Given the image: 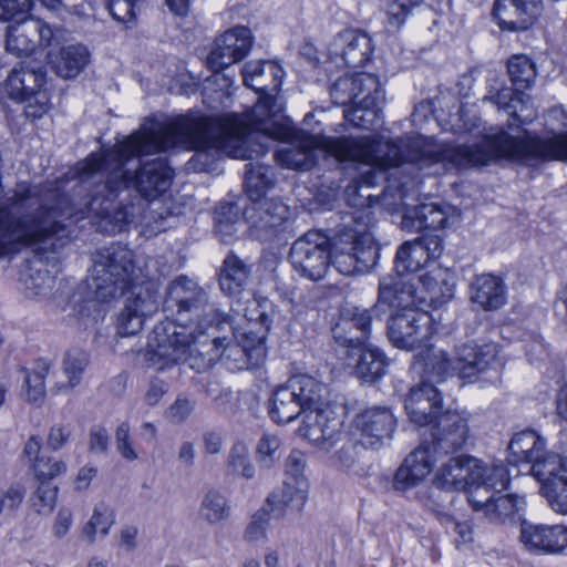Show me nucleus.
<instances>
[{
  "label": "nucleus",
  "mask_w": 567,
  "mask_h": 567,
  "mask_svg": "<svg viewBox=\"0 0 567 567\" xmlns=\"http://www.w3.org/2000/svg\"><path fill=\"white\" fill-rule=\"evenodd\" d=\"M252 42L254 37L247 27H235L225 31L214 42L207 58L208 68L218 73L241 61L249 53Z\"/></svg>",
  "instance_id": "17"
},
{
  "label": "nucleus",
  "mask_w": 567,
  "mask_h": 567,
  "mask_svg": "<svg viewBox=\"0 0 567 567\" xmlns=\"http://www.w3.org/2000/svg\"><path fill=\"white\" fill-rule=\"evenodd\" d=\"M360 443L364 447L379 449L392 439L396 420L388 408H371L355 417Z\"/></svg>",
  "instance_id": "23"
},
{
  "label": "nucleus",
  "mask_w": 567,
  "mask_h": 567,
  "mask_svg": "<svg viewBox=\"0 0 567 567\" xmlns=\"http://www.w3.org/2000/svg\"><path fill=\"white\" fill-rule=\"evenodd\" d=\"M507 72L512 84L520 92L530 89L537 76L535 63L525 54L513 55L507 62Z\"/></svg>",
  "instance_id": "45"
},
{
  "label": "nucleus",
  "mask_w": 567,
  "mask_h": 567,
  "mask_svg": "<svg viewBox=\"0 0 567 567\" xmlns=\"http://www.w3.org/2000/svg\"><path fill=\"white\" fill-rule=\"evenodd\" d=\"M332 338L334 342L342 348L357 350L362 348L361 339L355 332L349 319L340 310L339 320L331 328Z\"/></svg>",
  "instance_id": "52"
},
{
  "label": "nucleus",
  "mask_w": 567,
  "mask_h": 567,
  "mask_svg": "<svg viewBox=\"0 0 567 567\" xmlns=\"http://www.w3.org/2000/svg\"><path fill=\"white\" fill-rule=\"evenodd\" d=\"M59 44L58 30L39 18H22L7 29L6 50L16 56H27L35 49Z\"/></svg>",
  "instance_id": "14"
},
{
  "label": "nucleus",
  "mask_w": 567,
  "mask_h": 567,
  "mask_svg": "<svg viewBox=\"0 0 567 567\" xmlns=\"http://www.w3.org/2000/svg\"><path fill=\"white\" fill-rule=\"evenodd\" d=\"M110 436L107 430L101 425H94L89 434V449L94 454H104L107 452Z\"/></svg>",
  "instance_id": "64"
},
{
  "label": "nucleus",
  "mask_w": 567,
  "mask_h": 567,
  "mask_svg": "<svg viewBox=\"0 0 567 567\" xmlns=\"http://www.w3.org/2000/svg\"><path fill=\"white\" fill-rule=\"evenodd\" d=\"M165 136L162 127L156 130H141L110 148L92 153L87 157H96L100 168L105 172L104 190L109 192L106 203L116 192L134 189L141 197L153 200L165 193L173 181V171L165 157L140 162L132 171L127 168L128 162L134 157L148 155L155 152H166Z\"/></svg>",
  "instance_id": "2"
},
{
  "label": "nucleus",
  "mask_w": 567,
  "mask_h": 567,
  "mask_svg": "<svg viewBox=\"0 0 567 567\" xmlns=\"http://www.w3.org/2000/svg\"><path fill=\"white\" fill-rule=\"evenodd\" d=\"M411 220L416 229H441L447 227V214L436 203H424L404 214V224Z\"/></svg>",
  "instance_id": "40"
},
{
  "label": "nucleus",
  "mask_w": 567,
  "mask_h": 567,
  "mask_svg": "<svg viewBox=\"0 0 567 567\" xmlns=\"http://www.w3.org/2000/svg\"><path fill=\"white\" fill-rule=\"evenodd\" d=\"M321 252H327L326 272L332 270L341 275H352L375 264L378 248L371 243L359 240L352 229L341 230L333 237H326L321 230Z\"/></svg>",
  "instance_id": "11"
},
{
  "label": "nucleus",
  "mask_w": 567,
  "mask_h": 567,
  "mask_svg": "<svg viewBox=\"0 0 567 567\" xmlns=\"http://www.w3.org/2000/svg\"><path fill=\"white\" fill-rule=\"evenodd\" d=\"M194 410V403L185 398L178 396L167 409L166 417L173 423H183L192 414Z\"/></svg>",
  "instance_id": "62"
},
{
  "label": "nucleus",
  "mask_w": 567,
  "mask_h": 567,
  "mask_svg": "<svg viewBox=\"0 0 567 567\" xmlns=\"http://www.w3.org/2000/svg\"><path fill=\"white\" fill-rule=\"evenodd\" d=\"M131 426L127 422H122L115 430V445L117 452L126 461H135L138 455L133 447L130 435Z\"/></svg>",
  "instance_id": "58"
},
{
  "label": "nucleus",
  "mask_w": 567,
  "mask_h": 567,
  "mask_svg": "<svg viewBox=\"0 0 567 567\" xmlns=\"http://www.w3.org/2000/svg\"><path fill=\"white\" fill-rule=\"evenodd\" d=\"M507 299L504 281L494 275L476 276L471 285V300L486 311L502 308Z\"/></svg>",
  "instance_id": "33"
},
{
  "label": "nucleus",
  "mask_w": 567,
  "mask_h": 567,
  "mask_svg": "<svg viewBox=\"0 0 567 567\" xmlns=\"http://www.w3.org/2000/svg\"><path fill=\"white\" fill-rule=\"evenodd\" d=\"M20 193V183L13 190V194L7 198L6 205L0 207V212H6L10 215V219H14L27 210V205H24V200H22V196ZM4 228L2 223H0V233H4ZM2 238V235L0 236ZM68 238H63L59 240L56 235H52V237L45 240H39L34 243H23L19 249L10 252H4L0 255V258H6L8 256H12L18 254L24 247H32L35 251L37 258L31 265L21 274V281L23 282L27 290H29L30 295L33 297L47 296L53 287L54 279L50 275V271L44 269V261L50 259L47 256L48 252H56L61 247H63L66 243ZM2 241V239H0Z\"/></svg>",
  "instance_id": "10"
},
{
  "label": "nucleus",
  "mask_w": 567,
  "mask_h": 567,
  "mask_svg": "<svg viewBox=\"0 0 567 567\" xmlns=\"http://www.w3.org/2000/svg\"><path fill=\"white\" fill-rule=\"evenodd\" d=\"M281 439L271 433H264L256 445V461L261 468L270 470L277 463Z\"/></svg>",
  "instance_id": "50"
},
{
  "label": "nucleus",
  "mask_w": 567,
  "mask_h": 567,
  "mask_svg": "<svg viewBox=\"0 0 567 567\" xmlns=\"http://www.w3.org/2000/svg\"><path fill=\"white\" fill-rule=\"evenodd\" d=\"M268 509L258 511L251 518L245 532V539L248 542H258L266 537V529L269 520V516L271 515L276 518L270 509V506L267 504Z\"/></svg>",
  "instance_id": "57"
},
{
  "label": "nucleus",
  "mask_w": 567,
  "mask_h": 567,
  "mask_svg": "<svg viewBox=\"0 0 567 567\" xmlns=\"http://www.w3.org/2000/svg\"><path fill=\"white\" fill-rule=\"evenodd\" d=\"M230 504L227 497L216 489L208 491L200 502L199 516L209 525H216L230 516Z\"/></svg>",
  "instance_id": "43"
},
{
  "label": "nucleus",
  "mask_w": 567,
  "mask_h": 567,
  "mask_svg": "<svg viewBox=\"0 0 567 567\" xmlns=\"http://www.w3.org/2000/svg\"><path fill=\"white\" fill-rule=\"evenodd\" d=\"M430 316L413 309L392 315L388 321V338L393 347L414 350L425 346L430 337Z\"/></svg>",
  "instance_id": "15"
},
{
  "label": "nucleus",
  "mask_w": 567,
  "mask_h": 567,
  "mask_svg": "<svg viewBox=\"0 0 567 567\" xmlns=\"http://www.w3.org/2000/svg\"><path fill=\"white\" fill-rule=\"evenodd\" d=\"M497 354V343L474 340L456 344L452 354L432 348L425 361V372L436 382H444L451 377L472 380L489 369Z\"/></svg>",
  "instance_id": "9"
},
{
  "label": "nucleus",
  "mask_w": 567,
  "mask_h": 567,
  "mask_svg": "<svg viewBox=\"0 0 567 567\" xmlns=\"http://www.w3.org/2000/svg\"><path fill=\"white\" fill-rule=\"evenodd\" d=\"M544 447L545 441L535 431L529 430L515 434L508 445L513 460L517 463H532L530 468L549 455L540 456Z\"/></svg>",
  "instance_id": "37"
},
{
  "label": "nucleus",
  "mask_w": 567,
  "mask_h": 567,
  "mask_svg": "<svg viewBox=\"0 0 567 567\" xmlns=\"http://www.w3.org/2000/svg\"><path fill=\"white\" fill-rule=\"evenodd\" d=\"M249 122L250 153L265 155L274 141H281L274 158L285 168L308 171L316 164L319 137L305 128L292 125L282 114V106L271 99L261 100L247 112Z\"/></svg>",
  "instance_id": "4"
},
{
  "label": "nucleus",
  "mask_w": 567,
  "mask_h": 567,
  "mask_svg": "<svg viewBox=\"0 0 567 567\" xmlns=\"http://www.w3.org/2000/svg\"><path fill=\"white\" fill-rule=\"evenodd\" d=\"M334 105L351 107L343 110L344 120L354 127L370 130L379 121L380 105L384 101L379 78L372 73L344 74L329 87Z\"/></svg>",
  "instance_id": "8"
},
{
  "label": "nucleus",
  "mask_w": 567,
  "mask_h": 567,
  "mask_svg": "<svg viewBox=\"0 0 567 567\" xmlns=\"http://www.w3.org/2000/svg\"><path fill=\"white\" fill-rule=\"evenodd\" d=\"M355 365L357 377L365 382H375L386 373L388 358L384 352L370 344L362 347Z\"/></svg>",
  "instance_id": "39"
},
{
  "label": "nucleus",
  "mask_w": 567,
  "mask_h": 567,
  "mask_svg": "<svg viewBox=\"0 0 567 567\" xmlns=\"http://www.w3.org/2000/svg\"><path fill=\"white\" fill-rule=\"evenodd\" d=\"M373 52L372 39L368 33L350 29L339 32L328 47L329 59L350 68L363 66Z\"/></svg>",
  "instance_id": "19"
},
{
  "label": "nucleus",
  "mask_w": 567,
  "mask_h": 567,
  "mask_svg": "<svg viewBox=\"0 0 567 567\" xmlns=\"http://www.w3.org/2000/svg\"><path fill=\"white\" fill-rule=\"evenodd\" d=\"M423 0H393L386 7V24L393 30H400L408 18L413 14Z\"/></svg>",
  "instance_id": "53"
},
{
  "label": "nucleus",
  "mask_w": 567,
  "mask_h": 567,
  "mask_svg": "<svg viewBox=\"0 0 567 567\" xmlns=\"http://www.w3.org/2000/svg\"><path fill=\"white\" fill-rule=\"evenodd\" d=\"M484 101L492 102L520 124H529L537 118L536 110L529 105V96L516 87H502L494 95L485 96Z\"/></svg>",
  "instance_id": "32"
},
{
  "label": "nucleus",
  "mask_w": 567,
  "mask_h": 567,
  "mask_svg": "<svg viewBox=\"0 0 567 567\" xmlns=\"http://www.w3.org/2000/svg\"><path fill=\"white\" fill-rule=\"evenodd\" d=\"M519 540L529 551L560 554L567 549V527L523 522Z\"/></svg>",
  "instance_id": "24"
},
{
  "label": "nucleus",
  "mask_w": 567,
  "mask_h": 567,
  "mask_svg": "<svg viewBox=\"0 0 567 567\" xmlns=\"http://www.w3.org/2000/svg\"><path fill=\"white\" fill-rule=\"evenodd\" d=\"M285 475L282 488L271 493L267 503L270 506L272 515L280 519L289 512H300L306 504L310 483L307 474V455L292 450L285 464Z\"/></svg>",
  "instance_id": "12"
},
{
  "label": "nucleus",
  "mask_w": 567,
  "mask_h": 567,
  "mask_svg": "<svg viewBox=\"0 0 567 567\" xmlns=\"http://www.w3.org/2000/svg\"><path fill=\"white\" fill-rule=\"evenodd\" d=\"M125 293L124 308L117 316L116 330L121 337L137 334L144 324L145 318L157 310L156 293L151 287H140Z\"/></svg>",
  "instance_id": "18"
},
{
  "label": "nucleus",
  "mask_w": 567,
  "mask_h": 567,
  "mask_svg": "<svg viewBox=\"0 0 567 567\" xmlns=\"http://www.w3.org/2000/svg\"><path fill=\"white\" fill-rule=\"evenodd\" d=\"M236 339L243 344L248 346V352H250V358H254L255 360H259L266 354V334L262 331L255 332L252 330H245L239 338L236 333H234Z\"/></svg>",
  "instance_id": "59"
},
{
  "label": "nucleus",
  "mask_w": 567,
  "mask_h": 567,
  "mask_svg": "<svg viewBox=\"0 0 567 567\" xmlns=\"http://www.w3.org/2000/svg\"><path fill=\"white\" fill-rule=\"evenodd\" d=\"M141 3L142 0H107L106 8L115 21L132 28L136 24Z\"/></svg>",
  "instance_id": "51"
},
{
  "label": "nucleus",
  "mask_w": 567,
  "mask_h": 567,
  "mask_svg": "<svg viewBox=\"0 0 567 567\" xmlns=\"http://www.w3.org/2000/svg\"><path fill=\"white\" fill-rule=\"evenodd\" d=\"M482 464L471 456L452 457L436 472L434 485L444 491H464L483 475Z\"/></svg>",
  "instance_id": "26"
},
{
  "label": "nucleus",
  "mask_w": 567,
  "mask_h": 567,
  "mask_svg": "<svg viewBox=\"0 0 567 567\" xmlns=\"http://www.w3.org/2000/svg\"><path fill=\"white\" fill-rule=\"evenodd\" d=\"M525 501L517 495H504L502 492L487 505L483 516L493 524L516 525L525 522L523 519Z\"/></svg>",
  "instance_id": "35"
},
{
  "label": "nucleus",
  "mask_w": 567,
  "mask_h": 567,
  "mask_svg": "<svg viewBox=\"0 0 567 567\" xmlns=\"http://www.w3.org/2000/svg\"><path fill=\"white\" fill-rule=\"evenodd\" d=\"M533 475L542 483V489L550 507L567 514V458L549 454L532 467Z\"/></svg>",
  "instance_id": "16"
},
{
  "label": "nucleus",
  "mask_w": 567,
  "mask_h": 567,
  "mask_svg": "<svg viewBox=\"0 0 567 567\" xmlns=\"http://www.w3.org/2000/svg\"><path fill=\"white\" fill-rule=\"evenodd\" d=\"M252 235L259 240L268 241L285 228L289 218V207L277 199H265L252 203L246 210Z\"/></svg>",
  "instance_id": "20"
},
{
  "label": "nucleus",
  "mask_w": 567,
  "mask_h": 567,
  "mask_svg": "<svg viewBox=\"0 0 567 567\" xmlns=\"http://www.w3.org/2000/svg\"><path fill=\"white\" fill-rule=\"evenodd\" d=\"M252 271V265L234 252L226 256L219 272L220 290L229 297H239L246 289Z\"/></svg>",
  "instance_id": "34"
},
{
  "label": "nucleus",
  "mask_w": 567,
  "mask_h": 567,
  "mask_svg": "<svg viewBox=\"0 0 567 567\" xmlns=\"http://www.w3.org/2000/svg\"><path fill=\"white\" fill-rule=\"evenodd\" d=\"M114 524V515L111 508L105 504H99L93 511V515L83 528L82 535L90 543H94L96 533L106 536L111 526Z\"/></svg>",
  "instance_id": "48"
},
{
  "label": "nucleus",
  "mask_w": 567,
  "mask_h": 567,
  "mask_svg": "<svg viewBox=\"0 0 567 567\" xmlns=\"http://www.w3.org/2000/svg\"><path fill=\"white\" fill-rule=\"evenodd\" d=\"M342 313L349 319L350 323L354 326L358 337L361 339L362 347L365 346L371 334V323L378 312L372 307L370 309L361 308L358 306H347L341 309Z\"/></svg>",
  "instance_id": "49"
},
{
  "label": "nucleus",
  "mask_w": 567,
  "mask_h": 567,
  "mask_svg": "<svg viewBox=\"0 0 567 567\" xmlns=\"http://www.w3.org/2000/svg\"><path fill=\"white\" fill-rule=\"evenodd\" d=\"M32 471L40 482L50 483L54 477L65 473L66 465L61 460L42 456L32 465Z\"/></svg>",
  "instance_id": "56"
},
{
  "label": "nucleus",
  "mask_w": 567,
  "mask_h": 567,
  "mask_svg": "<svg viewBox=\"0 0 567 567\" xmlns=\"http://www.w3.org/2000/svg\"><path fill=\"white\" fill-rule=\"evenodd\" d=\"M206 303V292L195 281L184 276L169 284L164 301L166 309H176L177 313L198 310Z\"/></svg>",
  "instance_id": "29"
},
{
  "label": "nucleus",
  "mask_w": 567,
  "mask_h": 567,
  "mask_svg": "<svg viewBox=\"0 0 567 567\" xmlns=\"http://www.w3.org/2000/svg\"><path fill=\"white\" fill-rule=\"evenodd\" d=\"M58 487L48 482H40L34 494L31 496L32 506L37 513L48 515L55 507Z\"/></svg>",
  "instance_id": "55"
},
{
  "label": "nucleus",
  "mask_w": 567,
  "mask_h": 567,
  "mask_svg": "<svg viewBox=\"0 0 567 567\" xmlns=\"http://www.w3.org/2000/svg\"><path fill=\"white\" fill-rule=\"evenodd\" d=\"M482 472L483 475H480V480L468 484L464 492L467 494L473 511L483 515L492 499L508 487L511 478L506 466L503 464H495L489 467L482 464Z\"/></svg>",
  "instance_id": "21"
},
{
  "label": "nucleus",
  "mask_w": 567,
  "mask_h": 567,
  "mask_svg": "<svg viewBox=\"0 0 567 567\" xmlns=\"http://www.w3.org/2000/svg\"><path fill=\"white\" fill-rule=\"evenodd\" d=\"M52 71L64 80L76 78L90 63L91 54L83 44L62 47L59 52L50 51L47 55Z\"/></svg>",
  "instance_id": "30"
},
{
  "label": "nucleus",
  "mask_w": 567,
  "mask_h": 567,
  "mask_svg": "<svg viewBox=\"0 0 567 567\" xmlns=\"http://www.w3.org/2000/svg\"><path fill=\"white\" fill-rule=\"evenodd\" d=\"M215 228L223 239L233 237L237 233L236 223L239 220L238 209L231 203L220 204L215 212Z\"/></svg>",
  "instance_id": "54"
},
{
  "label": "nucleus",
  "mask_w": 567,
  "mask_h": 567,
  "mask_svg": "<svg viewBox=\"0 0 567 567\" xmlns=\"http://www.w3.org/2000/svg\"><path fill=\"white\" fill-rule=\"evenodd\" d=\"M516 137L504 130L488 135L483 141V166L498 158H507L525 165H536L542 161H567V134H555L542 138L527 131Z\"/></svg>",
  "instance_id": "7"
},
{
  "label": "nucleus",
  "mask_w": 567,
  "mask_h": 567,
  "mask_svg": "<svg viewBox=\"0 0 567 567\" xmlns=\"http://www.w3.org/2000/svg\"><path fill=\"white\" fill-rule=\"evenodd\" d=\"M161 127L165 136L164 146L195 151L188 161L189 168L195 171L215 169L220 154L240 159L252 158L247 113L179 120Z\"/></svg>",
  "instance_id": "3"
},
{
  "label": "nucleus",
  "mask_w": 567,
  "mask_h": 567,
  "mask_svg": "<svg viewBox=\"0 0 567 567\" xmlns=\"http://www.w3.org/2000/svg\"><path fill=\"white\" fill-rule=\"evenodd\" d=\"M228 470L245 480H252L256 467L250 460L249 449L246 443L239 441L233 444L227 456Z\"/></svg>",
  "instance_id": "47"
},
{
  "label": "nucleus",
  "mask_w": 567,
  "mask_h": 567,
  "mask_svg": "<svg viewBox=\"0 0 567 567\" xmlns=\"http://www.w3.org/2000/svg\"><path fill=\"white\" fill-rule=\"evenodd\" d=\"M31 0H0V20H21L31 9Z\"/></svg>",
  "instance_id": "60"
},
{
  "label": "nucleus",
  "mask_w": 567,
  "mask_h": 567,
  "mask_svg": "<svg viewBox=\"0 0 567 567\" xmlns=\"http://www.w3.org/2000/svg\"><path fill=\"white\" fill-rule=\"evenodd\" d=\"M542 0H496L493 16L503 30H527L540 16Z\"/></svg>",
  "instance_id": "25"
},
{
  "label": "nucleus",
  "mask_w": 567,
  "mask_h": 567,
  "mask_svg": "<svg viewBox=\"0 0 567 567\" xmlns=\"http://www.w3.org/2000/svg\"><path fill=\"white\" fill-rule=\"evenodd\" d=\"M241 74L247 87L264 94L252 107L267 97L276 100L284 107L279 99L267 94L278 91L281 86L284 70L279 64L274 61H249L243 66Z\"/></svg>",
  "instance_id": "27"
},
{
  "label": "nucleus",
  "mask_w": 567,
  "mask_h": 567,
  "mask_svg": "<svg viewBox=\"0 0 567 567\" xmlns=\"http://www.w3.org/2000/svg\"><path fill=\"white\" fill-rule=\"evenodd\" d=\"M92 262L91 286L94 299L100 303L116 300L126 291L150 287L135 266L133 251L124 245L112 244L96 250Z\"/></svg>",
  "instance_id": "6"
},
{
  "label": "nucleus",
  "mask_w": 567,
  "mask_h": 567,
  "mask_svg": "<svg viewBox=\"0 0 567 567\" xmlns=\"http://www.w3.org/2000/svg\"><path fill=\"white\" fill-rule=\"evenodd\" d=\"M300 425L297 430L299 437L310 442L319 440V386L313 395L307 398L300 414Z\"/></svg>",
  "instance_id": "46"
},
{
  "label": "nucleus",
  "mask_w": 567,
  "mask_h": 567,
  "mask_svg": "<svg viewBox=\"0 0 567 567\" xmlns=\"http://www.w3.org/2000/svg\"><path fill=\"white\" fill-rule=\"evenodd\" d=\"M319 382L310 375L299 374L278 386L268 403V414L276 424H287L300 414L307 398L313 395Z\"/></svg>",
  "instance_id": "13"
},
{
  "label": "nucleus",
  "mask_w": 567,
  "mask_h": 567,
  "mask_svg": "<svg viewBox=\"0 0 567 567\" xmlns=\"http://www.w3.org/2000/svg\"><path fill=\"white\" fill-rule=\"evenodd\" d=\"M432 383L437 382L429 379L424 372V380L420 385L411 389L404 402L411 422L420 426L431 424L435 420L437 422L441 415L442 398Z\"/></svg>",
  "instance_id": "22"
},
{
  "label": "nucleus",
  "mask_w": 567,
  "mask_h": 567,
  "mask_svg": "<svg viewBox=\"0 0 567 567\" xmlns=\"http://www.w3.org/2000/svg\"><path fill=\"white\" fill-rule=\"evenodd\" d=\"M427 262V254L414 239L405 241L398 249L394 259V270L399 276H404L405 274L420 270Z\"/></svg>",
  "instance_id": "42"
},
{
  "label": "nucleus",
  "mask_w": 567,
  "mask_h": 567,
  "mask_svg": "<svg viewBox=\"0 0 567 567\" xmlns=\"http://www.w3.org/2000/svg\"><path fill=\"white\" fill-rule=\"evenodd\" d=\"M430 445H421L411 452L394 475L396 489H408L422 482L432 471L435 454H450L461 450L468 437V425L458 412L447 411L439 416Z\"/></svg>",
  "instance_id": "5"
},
{
  "label": "nucleus",
  "mask_w": 567,
  "mask_h": 567,
  "mask_svg": "<svg viewBox=\"0 0 567 567\" xmlns=\"http://www.w3.org/2000/svg\"><path fill=\"white\" fill-rule=\"evenodd\" d=\"M45 70L43 66L13 69L7 78L6 91L12 100L25 101L35 96L45 83Z\"/></svg>",
  "instance_id": "31"
},
{
  "label": "nucleus",
  "mask_w": 567,
  "mask_h": 567,
  "mask_svg": "<svg viewBox=\"0 0 567 567\" xmlns=\"http://www.w3.org/2000/svg\"><path fill=\"white\" fill-rule=\"evenodd\" d=\"M231 330L230 317L214 307L205 310L195 329L165 320L156 324L148 337L146 357L157 370L172 364L187 363L197 372L223 361L229 370L248 368L250 352L248 346L238 340L227 341L219 333L225 328Z\"/></svg>",
  "instance_id": "1"
},
{
  "label": "nucleus",
  "mask_w": 567,
  "mask_h": 567,
  "mask_svg": "<svg viewBox=\"0 0 567 567\" xmlns=\"http://www.w3.org/2000/svg\"><path fill=\"white\" fill-rule=\"evenodd\" d=\"M51 363L47 359L35 361L32 370L22 369L24 373V395L28 402L41 405L45 398V378L50 372Z\"/></svg>",
  "instance_id": "41"
},
{
  "label": "nucleus",
  "mask_w": 567,
  "mask_h": 567,
  "mask_svg": "<svg viewBox=\"0 0 567 567\" xmlns=\"http://www.w3.org/2000/svg\"><path fill=\"white\" fill-rule=\"evenodd\" d=\"M24 102V115L27 118L34 121L41 118L50 109L48 93H38L35 96L28 97Z\"/></svg>",
  "instance_id": "63"
},
{
  "label": "nucleus",
  "mask_w": 567,
  "mask_h": 567,
  "mask_svg": "<svg viewBox=\"0 0 567 567\" xmlns=\"http://www.w3.org/2000/svg\"><path fill=\"white\" fill-rule=\"evenodd\" d=\"M437 518L449 532H452L458 536L457 542L468 543L472 540L473 530L472 526L467 522H458L453 516L440 511H437Z\"/></svg>",
  "instance_id": "61"
},
{
  "label": "nucleus",
  "mask_w": 567,
  "mask_h": 567,
  "mask_svg": "<svg viewBox=\"0 0 567 567\" xmlns=\"http://www.w3.org/2000/svg\"><path fill=\"white\" fill-rule=\"evenodd\" d=\"M275 185V171L271 166L260 163L246 164L244 186L252 203L261 200Z\"/></svg>",
  "instance_id": "38"
},
{
  "label": "nucleus",
  "mask_w": 567,
  "mask_h": 567,
  "mask_svg": "<svg viewBox=\"0 0 567 567\" xmlns=\"http://www.w3.org/2000/svg\"><path fill=\"white\" fill-rule=\"evenodd\" d=\"M90 363V355L82 349H70L62 360V369L68 383L56 385L58 390L74 389L80 385L82 377Z\"/></svg>",
  "instance_id": "44"
},
{
  "label": "nucleus",
  "mask_w": 567,
  "mask_h": 567,
  "mask_svg": "<svg viewBox=\"0 0 567 567\" xmlns=\"http://www.w3.org/2000/svg\"><path fill=\"white\" fill-rule=\"evenodd\" d=\"M293 268L312 281L319 279V230L310 229L291 246L289 254Z\"/></svg>",
  "instance_id": "28"
},
{
  "label": "nucleus",
  "mask_w": 567,
  "mask_h": 567,
  "mask_svg": "<svg viewBox=\"0 0 567 567\" xmlns=\"http://www.w3.org/2000/svg\"><path fill=\"white\" fill-rule=\"evenodd\" d=\"M413 303L412 293L410 287L403 281L383 278L379 285L378 301L373 306L375 311L385 312L386 309H402L403 311L409 310L408 308Z\"/></svg>",
  "instance_id": "36"
}]
</instances>
